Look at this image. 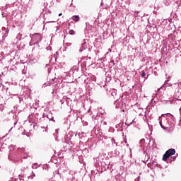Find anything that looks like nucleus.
<instances>
[{"mask_svg": "<svg viewBox=\"0 0 181 181\" xmlns=\"http://www.w3.org/2000/svg\"><path fill=\"white\" fill-rule=\"evenodd\" d=\"M72 20L74 22H78V21H80V17L78 16H72Z\"/></svg>", "mask_w": 181, "mask_h": 181, "instance_id": "obj_2", "label": "nucleus"}, {"mask_svg": "<svg viewBox=\"0 0 181 181\" xmlns=\"http://www.w3.org/2000/svg\"><path fill=\"white\" fill-rule=\"evenodd\" d=\"M175 153H176V151L175 149L173 148L168 149L163 155V160L164 162H166V160H168V159H169V158H170L172 155H175Z\"/></svg>", "mask_w": 181, "mask_h": 181, "instance_id": "obj_1", "label": "nucleus"}, {"mask_svg": "<svg viewBox=\"0 0 181 181\" xmlns=\"http://www.w3.org/2000/svg\"><path fill=\"white\" fill-rule=\"evenodd\" d=\"M63 14L62 13H59V16H62Z\"/></svg>", "mask_w": 181, "mask_h": 181, "instance_id": "obj_5", "label": "nucleus"}, {"mask_svg": "<svg viewBox=\"0 0 181 181\" xmlns=\"http://www.w3.org/2000/svg\"><path fill=\"white\" fill-rule=\"evenodd\" d=\"M145 76H146V74H145L144 71H143L141 74V77H145Z\"/></svg>", "mask_w": 181, "mask_h": 181, "instance_id": "obj_4", "label": "nucleus"}, {"mask_svg": "<svg viewBox=\"0 0 181 181\" xmlns=\"http://www.w3.org/2000/svg\"><path fill=\"white\" fill-rule=\"evenodd\" d=\"M69 33L70 35H76V31L74 30H70L69 31Z\"/></svg>", "mask_w": 181, "mask_h": 181, "instance_id": "obj_3", "label": "nucleus"}, {"mask_svg": "<svg viewBox=\"0 0 181 181\" xmlns=\"http://www.w3.org/2000/svg\"><path fill=\"white\" fill-rule=\"evenodd\" d=\"M124 142H125V144H127V141L126 140H124Z\"/></svg>", "mask_w": 181, "mask_h": 181, "instance_id": "obj_6", "label": "nucleus"}]
</instances>
